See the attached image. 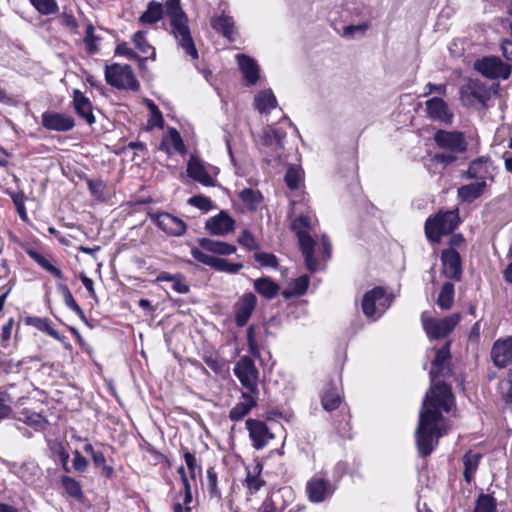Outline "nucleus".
<instances>
[{"mask_svg":"<svg viewBox=\"0 0 512 512\" xmlns=\"http://www.w3.org/2000/svg\"><path fill=\"white\" fill-rule=\"evenodd\" d=\"M41 15L55 14L59 10L56 0H29Z\"/></svg>","mask_w":512,"mask_h":512,"instance_id":"obj_41","label":"nucleus"},{"mask_svg":"<svg viewBox=\"0 0 512 512\" xmlns=\"http://www.w3.org/2000/svg\"><path fill=\"white\" fill-rule=\"evenodd\" d=\"M276 104V97L271 90H263L255 97V105L260 113H269Z\"/></svg>","mask_w":512,"mask_h":512,"instance_id":"obj_31","label":"nucleus"},{"mask_svg":"<svg viewBox=\"0 0 512 512\" xmlns=\"http://www.w3.org/2000/svg\"><path fill=\"white\" fill-rule=\"evenodd\" d=\"M164 14L169 20L171 33L178 45L192 59H197L198 51L191 37L188 18L181 7L180 0H167L164 6L157 1H150L138 21L143 25H152L159 22Z\"/></svg>","mask_w":512,"mask_h":512,"instance_id":"obj_2","label":"nucleus"},{"mask_svg":"<svg viewBox=\"0 0 512 512\" xmlns=\"http://www.w3.org/2000/svg\"><path fill=\"white\" fill-rule=\"evenodd\" d=\"M233 372L239 380L244 392L260 395L259 377L260 372L255 366L254 361L249 356H241L235 363Z\"/></svg>","mask_w":512,"mask_h":512,"instance_id":"obj_7","label":"nucleus"},{"mask_svg":"<svg viewBox=\"0 0 512 512\" xmlns=\"http://www.w3.org/2000/svg\"><path fill=\"white\" fill-rule=\"evenodd\" d=\"M259 512H279L274 501L271 498H266L259 508Z\"/></svg>","mask_w":512,"mask_h":512,"instance_id":"obj_64","label":"nucleus"},{"mask_svg":"<svg viewBox=\"0 0 512 512\" xmlns=\"http://www.w3.org/2000/svg\"><path fill=\"white\" fill-rule=\"evenodd\" d=\"M450 374V350L449 344H446L442 348L436 351L434 360L432 361V367L430 376L432 382H435L438 377H446Z\"/></svg>","mask_w":512,"mask_h":512,"instance_id":"obj_20","label":"nucleus"},{"mask_svg":"<svg viewBox=\"0 0 512 512\" xmlns=\"http://www.w3.org/2000/svg\"><path fill=\"white\" fill-rule=\"evenodd\" d=\"M309 286V278L306 275L293 280L288 288L283 292L285 298L297 297L303 295Z\"/></svg>","mask_w":512,"mask_h":512,"instance_id":"obj_34","label":"nucleus"},{"mask_svg":"<svg viewBox=\"0 0 512 512\" xmlns=\"http://www.w3.org/2000/svg\"><path fill=\"white\" fill-rule=\"evenodd\" d=\"M425 89H426V91L423 93V96H428L433 93L445 96L447 93V85L446 84L428 83L426 85Z\"/></svg>","mask_w":512,"mask_h":512,"instance_id":"obj_58","label":"nucleus"},{"mask_svg":"<svg viewBox=\"0 0 512 512\" xmlns=\"http://www.w3.org/2000/svg\"><path fill=\"white\" fill-rule=\"evenodd\" d=\"M455 288L451 282L443 284L438 295L437 304L442 310H448L452 307Z\"/></svg>","mask_w":512,"mask_h":512,"instance_id":"obj_35","label":"nucleus"},{"mask_svg":"<svg viewBox=\"0 0 512 512\" xmlns=\"http://www.w3.org/2000/svg\"><path fill=\"white\" fill-rule=\"evenodd\" d=\"M474 68L489 79H508L511 75V66L495 56L484 57L474 63Z\"/></svg>","mask_w":512,"mask_h":512,"instance_id":"obj_11","label":"nucleus"},{"mask_svg":"<svg viewBox=\"0 0 512 512\" xmlns=\"http://www.w3.org/2000/svg\"><path fill=\"white\" fill-rule=\"evenodd\" d=\"M165 142L170 144L176 152H179L182 154L186 152L185 145L181 138V135L174 128H171L169 130V134H168V137L166 138Z\"/></svg>","mask_w":512,"mask_h":512,"instance_id":"obj_45","label":"nucleus"},{"mask_svg":"<svg viewBox=\"0 0 512 512\" xmlns=\"http://www.w3.org/2000/svg\"><path fill=\"white\" fill-rule=\"evenodd\" d=\"M238 243L247 248L248 250H257L259 245L255 239V237L248 230H243L242 233L238 237Z\"/></svg>","mask_w":512,"mask_h":512,"instance_id":"obj_51","label":"nucleus"},{"mask_svg":"<svg viewBox=\"0 0 512 512\" xmlns=\"http://www.w3.org/2000/svg\"><path fill=\"white\" fill-rule=\"evenodd\" d=\"M313 229L312 218L308 215H299L295 217L291 223V230L296 234L300 245V250L304 256L307 269L314 273L317 271L318 263L314 257V249L316 242L309 235Z\"/></svg>","mask_w":512,"mask_h":512,"instance_id":"obj_4","label":"nucleus"},{"mask_svg":"<svg viewBox=\"0 0 512 512\" xmlns=\"http://www.w3.org/2000/svg\"><path fill=\"white\" fill-rule=\"evenodd\" d=\"M191 254L193 258L201 263L209 265L213 267V265L221 264L222 262L218 261L216 257L208 255L199 249H192Z\"/></svg>","mask_w":512,"mask_h":512,"instance_id":"obj_53","label":"nucleus"},{"mask_svg":"<svg viewBox=\"0 0 512 512\" xmlns=\"http://www.w3.org/2000/svg\"><path fill=\"white\" fill-rule=\"evenodd\" d=\"M444 274L451 279L460 280L462 275L461 258L454 249H446L441 254Z\"/></svg>","mask_w":512,"mask_h":512,"instance_id":"obj_22","label":"nucleus"},{"mask_svg":"<svg viewBox=\"0 0 512 512\" xmlns=\"http://www.w3.org/2000/svg\"><path fill=\"white\" fill-rule=\"evenodd\" d=\"M42 125L49 130L54 131H69L75 123L71 116L57 113V112H45L42 114Z\"/></svg>","mask_w":512,"mask_h":512,"instance_id":"obj_21","label":"nucleus"},{"mask_svg":"<svg viewBox=\"0 0 512 512\" xmlns=\"http://www.w3.org/2000/svg\"><path fill=\"white\" fill-rule=\"evenodd\" d=\"M151 218L163 232L171 236H181L187 228L182 219L169 213H156Z\"/></svg>","mask_w":512,"mask_h":512,"instance_id":"obj_17","label":"nucleus"},{"mask_svg":"<svg viewBox=\"0 0 512 512\" xmlns=\"http://www.w3.org/2000/svg\"><path fill=\"white\" fill-rule=\"evenodd\" d=\"M236 60L247 85H255L259 79V66L256 61L245 54H237Z\"/></svg>","mask_w":512,"mask_h":512,"instance_id":"obj_25","label":"nucleus"},{"mask_svg":"<svg viewBox=\"0 0 512 512\" xmlns=\"http://www.w3.org/2000/svg\"><path fill=\"white\" fill-rule=\"evenodd\" d=\"M172 288L177 293L185 294L189 292V286L183 281V278L181 275L177 274L176 278L172 282Z\"/></svg>","mask_w":512,"mask_h":512,"instance_id":"obj_62","label":"nucleus"},{"mask_svg":"<svg viewBox=\"0 0 512 512\" xmlns=\"http://www.w3.org/2000/svg\"><path fill=\"white\" fill-rule=\"evenodd\" d=\"M286 133L280 129L268 126L262 132L260 137L261 145L267 150L273 160H279L284 149V138Z\"/></svg>","mask_w":512,"mask_h":512,"instance_id":"obj_12","label":"nucleus"},{"mask_svg":"<svg viewBox=\"0 0 512 512\" xmlns=\"http://www.w3.org/2000/svg\"><path fill=\"white\" fill-rule=\"evenodd\" d=\"M188 203L194 207L199 208L202 211H209L212 209V201L203 195H196L189 198Z\"/></svg>","mask_w":512,"mask_h":512,"instance_id":"obj_52","label":"nucleus"},{"mask_svg":"<svg viewBox=\"0 0 512 512\" xmlns=\"http://www.w3.org/2000/svg\"><path fill=\"white\" fill-rule=\"evenodd\" d=\"M62 486L64 487L66 493L77 500H80L83 496L81 485L75 479L63 476L61 479Z\"/></svg>","mask_w":512,"mask_h":512,"instance_id":"obj_42","label":"nucleus"},{"mask_svg":"<svg viewBox=\"0 0 512 512\" xmlns=\"http://www.w3.org/2000/svg\"><path fill=\"white\" fill-rule=\"evenodd\" d=\"M501 390L506 405L512 410V372H509L507 379L502 381Z\"/></svg>","mask_w":512,"mask_h":512,"instance_id":"obj_54","label":"nucleus"},{"mask_svg":"<svg viewBox=\"0 0 512 512\" xmlns=\"http://www.w3.org/2000/svg\"><path fill=\"white\" fill-rule=\"evenodd\" d=\"M239 197L250 210H256L263 199L259 191L251 188L243 189Z\"/></svg>","mask_w":512,"mask_h":512,"instance_id":"obj_37","label":"nucleus"},{"mask_svg":"<svg viewBox=\"0 0 512 512\" xmlns=\"http://www.w3.org/2000/svg\"><path fill=\"white\" fill-rule=\"evenodd\" d=\"M257 304L253 293L243 294L234 304L235 322L238 326H244L252 315Z\"/></svg>","mask_w":512,"mask_h":512,"instance_id":"obj_18","label":"nucleus"},{"mask_svg":"<svg viewBox=\"0 0 512 512\" xmlns=\"http://www.w3.org/2000/svg\"><path fill=\"white\" fill-rule=\"evenodd\" d=\"M132 41L135 45V47L143 54H151V57L155 59V49L148 43L146 39V32L145 31H138L136 32L133 37Z\"/></svg>","mask_w":512,"mask_h":512,"instance_id":"obj_40","label":"nucleus"},{"mask_svg":"<svg viewBox=\"0 0 512 512\" xmlns=\"http://www.w3.org/2000/svg\"><path fill=\"white\" fill-rule=\"evenodd\" d=\"M254 258L262 267H278V260L274 254L266 252H257L254 254Z\"/></svg>","mask_w":512,"mask_h":512,"instance_id":"obj_49","label":"nucleus"},{"mask_svg":"<svg viewBox=\"0 0 512 512\" xmlns=\"http://www.w3.org/2000/svg\"><path fill=\"white\" fill-rule=\"evenodd\" d=\"M301 181V171L295 167L291 166L288 168L285 174V183L289 189L295 190L299 187Z\"/></svg>","mask_w":512,"mask_h":512,"instance_id":"obj_46","label":"nucleus"},{"mask_svg":"<svg viewBox=\"0 0 512 512\" xmlns=\"http://www.w3.org/2000/svg\"><path fill=\"white\" fill-rule=\"evenodd\" d=\"M459 320L458 314H452L442 319L428 317L425 312L421 315L423 328L430 340L446 337L453 331Z\"/></svg>","mask_w":512,"mask_h":512,"instance_id":"obj_10","label":"nucleus"},{"mask_svg":"<svg viewBox=\"0 0 512 512\" xmlns=\"http://www.w3.org/2000/svg\"><path fill=\"white\" fill-rule=\"evenodd\" d=\"M425 109L434 121L450 125L453 122L454 114L448 104L440 97H433L425 102Z\"/></svg>","mask_w":512,"mask_h":512,"instance_id":"obj_16","label":"nucleus"},{"mask_svg":"<svg viewBox=\"0 0 512 512\" xmlns=\"http://www.w3.org/2000/svg\"><path fill=\"white\" fill-rule=\"evenodd\" d=\"M235 221L224 211L206 222V229L213 235H226L234 230Z\"/></svg>","mask_w":512,"mask_h":512,"instance_id":"obj_24","label":"nucleus"},{"mask_svg":"<svg viewBox=\"0 0 512 512\" xmlns=\"http://www.w3.org/2000/svg\"><path fill=\"white\" fill-rule=\"evenodd\" d=\"M333 492L332 484L320 476H313L306 484L307 497L313 503L324 502Z\"/></svg>","mask_w":512,"mask_h":512,"instance_id":"obj_14","label":"nucleus"},{"mask_svg":"<svg viewBox=\"0 0 512 512\" xmlns=\"http://www.w3.org/2000/svg\"><path fill=\"white\" fill-rule=\"evenodd\" d=\"M493 90L478 79H470L460 88V100L465 107L487 108Z\"/></svg>","mask_w":512,"mask_h":512,"instance_id":"obj_6","label":"nucleus"},{"mask_svg":"<svg viewBox=\"0 0 512 512\" xmlns=\"http://www.w3.org/2000/svg\"><path fill=\"white\" fill-rule=\"evenodd\" d=\"M199 243L204 250L215 254L230 255L236 251V246L223 241L203 238Z\"/></svg>","mask_w":512,"mask_h":512,"instance_id":"obj_28","label":"nucleus"},{"mask_svg":"<svg viewBox=\"0 0 512 512\" xmlns=\"http://www.w3.org/2000/svg\"><path fill=\"white\" fill-rule=\"evenodd\" d=\"M486 186L485 180L476 181L458 188L457 194L463 202L471 203L484 193Z\"/></svg>","mask_w":512,"mask_h":512,"instance_id":"obj_27","label":"nucleus"},{"mask_svg":"<svg viewBox=\"0 0 512 512\" xmlns=\"http://www.w3.org/2000/svg\"><path fill=\"white\" fill-rule=\"evenodd\" d=\"M247 345L252 357L260 358V350L254 336V328L251 326L247 331Z\"/></svg>","mask_w":512,"mask_h":512,"instance_id":"obj_55","label":"nucleus"},{"mask_svg":"<svg viewBox=\"0 0 512 512\" xmlns=\"http://www.w3.org/2000/svg\"><path fill=\"white\" fill-rule=\"evenodd\" d=\"M73 106L76 113L88 124L91 125L95 122V117L92 111V104L90 100L79 90H74Z\"/></svg>","mask_w":512,"mask_h":512,"instance_id":"obj_26","label":"nucleus"},{"mask_svg":"<svg viewBox=\"0 0 512 512\" xmlns=\"http://www.w3.org/2000/svg\"><path fill=\"white\" fill-rule=\"evenodd\" d=\"M460 223L458 210H440L425 222V234L431 242H439L444 235L452 233Z\"/></svg>","mask_w":512,"mask_h":512,"instance_id":"obj_5","label":"nucleus"},{"mask_svg":"<svg viewBox=\"0 0 512 512\" xmlns=\"http://www.w3.org/2000/svg\"><path fill=\"white\" fill-rule=\"evenodd\" d=\"M473 512H497L496 499L489 494H480L476 499Z\"/></svg>","mask_w":512,"mask_h":512,"instance_id":"obj_38","label":"nucleus"},{"mask_svg":"<svg viewBox=\"0 0 512 512\" xmlns=\"http://www.w3.org/2000/svg\"><path fill=\"white\" fill-rule=\"evenodd\" d=\"M434 141L445 151L436 153L433 161L445 166L454 163L458 159V154L464 153L467 149L465 136L459 131L438 130L434 134Z\"/></svg>","mask_w":512,"mask_h":512,"instance_id":"obj_3","label":"nucleus"},{"mask_svg":"<svg viewBox=\"0 0 512 512\" xmlns=\"http://www.w3.org/2000/svg\"><path fill=\"white\" fill-rule=\"evenodd\" d=\"M261 472V467L256 465L253 469V472L248 470L246 475V486L251 494L256 493L263 486L264 481L259 477Z\"/></svg>","mask_w":512,"mask_h":512,"instance_id":"obj_39","label":"nucleus"},{"mask_svg":"<svg viewBox=\"0 0 512 512\" xmlns=\"http://www.w3.org/2000/svg\"><path fill=\"white\" fill-rule=\"evenodd\" d=\"M491 357L497 367H506L512 363V337L498 339L491 350Z\"/></svg>","mask_w":512,"mask_h":512,"instance_id":"obj_19","label":"nucleus"},{"mask_svg":"<svg viewBox=\"0 0 512 512\" xmlns=\"http://www.w3.org/2000/svg\"><path fill=\"white\" fill-rule=\"evenodd\" d=\"M184 459H185L186 465L188 467L190 476H191V478L194 479L195 478L196 468H197L196 458H195V456L192 453L186 452L184 454Z\"/></svg>","mask_w":512,"mask_h":512,"instance_id":"obj_63","label":"nucleus"},{"mask_svg":"<svg viewBox=\"0 0 512 512\" xmlns=\"http://www.w3.org/2000/svg\"><path fill=\"white\" fill-rule=\"evenodd\" d=\"M454 404V396L448 385L434 383L426 394L419 415L416 440L419 454L428 456L438 444V440L447 432L442 412H449Z\"/></svg>","mask_w":512,"mask_h":512,"instance_id":"obj_1","label":"nucleus"},{"mask_svg":"<svg viewBox=\"0 0 512 512\" xmlns=\"http://www.w3.org/2000/svg\"><path fill=\"white\" fill-rule=\"evenodd\" d=\"M246 428L252 445L257 450L263 449L274 438V435L263 421L250 418L246 421Z\"/></svg>","mask_w":512,"mask_h":512,"instance_id":"obj_15","label":"nucleus"},{"mask_svg":"<svg viewBox=\"0 0 512 512\" xmlns=\"http://www.w3.org/2000/svg\"><path fill=\"white\" fill-rule=\"evenodd\" d=\"M212 169V166L204 163L200 158L193 155L187 163L188 176L201 185L207 187L215 185V180L211 175Z\"/></svg>","mask_w":512,"mask_h":512,"instance_id":"obj_13","label":"nucleus"},{"mask_svg":"<svg viewBox=\"0 0 512 512\" xmlns=\"http://www.w3.org/2000/svg\"><path fill=\"white\" fill-rule=\"evenodd\" d=\"M218 261L223 262L218 265H213L214 268L220 271H226L230 273H237L239 270L243 268L241 263H230L225 259L217 258Z\"/></svg>","mask_w":512,"mask_h":512,"instance_id":"obj_57","label":"nucleus"},{"mask_svg":"<svg viewBox=\"0 0 512 512\" xmlns=\"http://www.w3.org/2000/svg\"><path fill=\"white\" fill-rule=\"evenodd\" d=\"M212 27L224 37L232 40L234 34V22L229 16H219L212 19Z\"/></svg>","mask_w":512,"mask_h":512,"instance_id":"obj_33","label":"nucleus"},{"mask_svg":"<svg viewBox=\"0 0 512 512\" xmlns=\"http://www.w3.org/2000/svg\"><path fill=\"white\" fill-rule=\"evenodd\" d=\"M207 487L211 497L220 498V490L217 485V474L214 468L207 470Z\"/></svg>","mask_w":512,"mask_h":512,"instance_id":"obj_50","label":"nucleus"},{"mask_svg":"<svg viewBox=\"0 0 512 512\" xmlns=\"http://www.w3.org/2000/svg\"><path fill=\"white\" fill-rule=\"evenodd\" d=\"M254 288L261 296L266 299L274 298L280 290L279 285L267 277L256 279L254 281Z\"/></svg>","mask_w":512,"mask_h":512,"instance_id":"obj_29","label":"nucleus"},{"mask_svg":"<svg viewBox=\"0 0 512 512\" xmlns=\"http://www.w3.org/2000/svg\"><path fill=\"white\" fill-rule=\"evenodd\" d=\"M204 363L215 373L222 374L225 370L226 364L225 362L218 358L214 354L205 355L203 357Z\"/></svg>","mask_w":512,"mask_h":512,"instance_id":"obj_48","label":"nucleus"},{"mask_svg":"<svg viewBox=\"0 0 512 512\" xmlns=\"http://www.w3.org/2000/svg\"><path fill=\"white\" fill-rule=\"evenodd\" d=\"M18 476L27 484H34L39 479L41 470L34 462L23 463L18 470Z\"/></svg>","mask_w":512,"mask_h":512,"instance_id":"obj_32","label":"nucleus"},{"mask_svg":"<svg viewBox=\"0 0 512 512\" xmlns=\"http://www.w3.org/2000/svg\"><path fill=\"white\" fill-rule=\"evenodd\" d=\"M116 54L126 56L130 59L138 58L137 53L130 48L126 43H121L116 47Z\"/></svg>","mask_w":512,"mask_h":512,"instance_id":"obj_61","label":"nucleus"},{"mask_svg":"<svg viewBox=\"0 0 512 512\" xmlns=\"http://www.w3.org/2000/svg\"><path fill=\"white\" fill-rule=\"evenodd\" d=\"M58 289L60 290V292L63 296V300H64V303L66 304V306L69 307L70 309H72L81 318H84V312H83L82 308L75 301L68 286L65 284H59Z\"/></svg>","mask_w":512,"mask_h":512,"instance_id":"obj_43","label":"nucleus"},{"mask_svg":"<svg viewBox=\"0 0 512 512\" xmlns=\"http://www.w3.org/2000/svg\"><path fill=\"white\" fill-rule=\"evenodd\" d=\"M482 455L480 453H473L471 451L467 452L463 456V464H464V479L466 482L470 483L474 477L475 472L478 469L480 460Z\"/></svg>","mask_w":512,"mask_h":512,"instance_id":"obj_30","label":"nucleus"},{"mask_svg":"<svg viewBox=\"0 0 512 512\" xmlns=\"http://www.w3.org/2000/svg\"><path fill=\"white\" fill-rule=\"evenodd\" d=\"M90 193L97 199L104 200L106 198V184L102 180L87 181Z\"/></svg>","mask_w":512,"mask_h":512,"instance_id":"obj_47","label":"nucleus"},{"mask_svg":"<svg viewBox=\"0 0 512 512\" xmlns=\"http://www.w3.org/2000/svg\"><path fill=\"white\" fill-rule=\"evenodd\" d=\"M25 422L33 427L36 428H42L44 427L46 421L43 416L37 413H31L30 415L26 416Z\"/></svg>","mask_w":512,"mask_h":512,"instance_id":"obj_59","label":"nucleus"},{"mask_svg":"<svg viewBox=\"0 0 512 512\" xmlns=\"http://www.w3.org/2000/svg\"><path fill=\"white\" fill-rule=\"evenodd\" d=\"M88 466V461L78 451L74 453L73 467L78 472H83Z\"/></svg>","mask_w":512,"mask_h":512,"instance_id":"obj_60","label":"nucleus"},{"mask_svg":"<svg viewBox=\"0 0 512 512\" xmlns=\"http://www.w3.org/2000/svg\"><path fill=\"white\" fill-rule=\"evenodd\" d=\"M145 103L150 110V118L148 120L149 127H162L163 126V117L158 107L154 104L153 101L146 99Z\"/></svg>","mask_w":512,"mask_h":512,"instance_id":"obj_44","label":"nucleus"},{"mask_svg":"<svg viewBox=\"0 0 512 512\" xmlns=\"http://www.w3.org/2000/svg\"><path fill=\"white\" fill-rule=\"evenodd\" d=\"M259 395L242 392L240 401L230 410L229 418L232 421L242 420L253 408L257 406Z\"/></svg>","mask_w":512,"mask_h":512,"instance_id":"obj_23","label":"nucleus"},{"mask_svg":"<svg viewBox=\"0 0 512 512\" xmlns=\"http://www.w3.org/2000/svg\"><path fill=\"white\" fill-rule=\"evenodd\" d=\"M391 302L392 298L382 287H375L364 294L362 310L367 318L376 320L390 307Z\"/></svg>","mask_w":512,"mask_h":512,"instance_id":"obj_9","label":"nucleus"},{"mask_svg":"<svg viewBox=\"0 0 512 512\" xmlns=\"http://www.w3.org/2000/svg\"><path fill=\"white\" fill-rule=\"evenodd\" d=\"M341 398L335 387H327L322 396V407L326 411L335 410L340 404Z\"/></svg>","mask_w":512,"mask_h":512,"instance_id":"obj_36","label":"nucleus"},{"mask_svg":"<svg viewBox=\"0 0 512 512\" xmlns=\"http://www.w3.org/2000/svg\"><path fill=\"white\" fill-rule=\"evenodd\" d=\"M97 37L94 35V27L89 25L86 29V35L84 38V42L86 44V48L90 54H94L97 52V46L95 44Z\"/></svg>","mask_w":512,"mask_h":512,"instance_id":"obj_56","label":"nucleus"},{"mask_svg":"<svg viewBox=\"0 0 512 512\" xmlns=\"http://www.w3.org/2000/svg\"><path fill=\"white\" fill-rule=\"evenodd\" d=\"M105 79L117 89L137 91L140 87L131 66L114 63L106 66Z\"/></svg>","mask_w":512,"mask_h":512,"instance_id":"obj_8","label":"nucleus"}]
</instances>
